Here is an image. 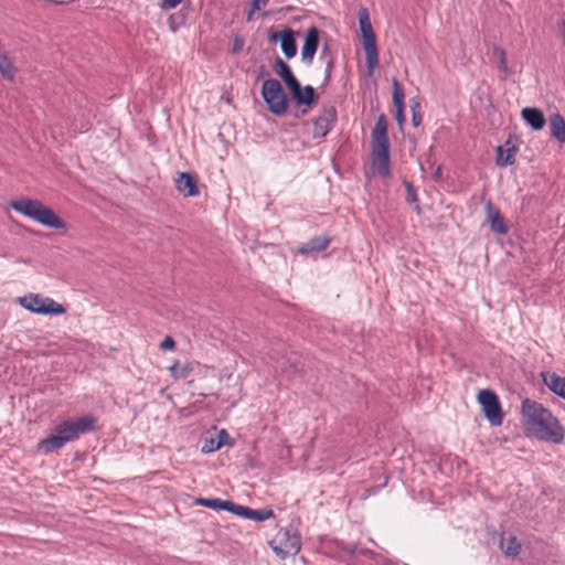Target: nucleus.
Returning a JSON list of instances; mask_svg holds the SVG:
<instances>
[{"label":"nucleus","mask_w":565,"mask_h":565,"mask_svg":"<svg viewBox=\"0 0 565 565\" xmlns=\"http://www.w3.org/2000/svg\"><path fill=\"white\" fill-rule=\"evenodd\" d=\"M523 420L529 430L539 439L558 444L564 431L558 420L542 404L525 399L522 403Z\"/></svg>","instance_id":"nucleus-1"},{"label":"nucleus","mask_w":565,"mask_h":565,"mask_svg":"<svg viewBox=\"0 0 565 565\" xmlns=\"http://www.w3.org/2000/svg\"><path fill=\"white\" fill-rule=\"evenodd\" d=\"M95 424L96 419L92 415L62 420L52 429L49 437L39 443V449L44 454L56 451L81 435L94 430Z\"/></svg>","instance_id":"nucleus-2"},{"label":"nucleus","mask_w":565,"mask_h":565,"mask_svg":"<svg viewBox=\"0 0 565 565\" xmlns=\"http://www.w3.org/2000/svg\"><path fill=\"white\" fill-rule=\"evenodd\" d=\"M371 170L373 174L382 178L391 175L390 141L387 136V121L381 115L372 130Z\"/></svg>","instance_id":"nucleus-3"},{"label":"nucleus","mask_w":565,"mask_h":565,"mask_svg":"<svg viewBox=\"0 0 565 565\" xmlns=\"http://www.w3.org/2000/svg\"><path fill=\"white\" fill-rule=\"evenodd\" d=\"M10 206L14 211L46 227L55 230H63L66 227L65 222L41 201L21 198L12 201Z\"/></svg>","instance_id":"nucleus-4"},{"label":"nucleus","mask_w":565,"mask_h":565,"mask_svg":"<svg viewBox=\"0 0 565 565\" xmlns=\"http://www.w3.org/2000/svg\"><path fill=\"white\" fill-rule=\"evenodd\" d=\"M359 26L361 31L362 46L365 53L367 75L372 76L379 65V51L375 34L366 9L359 11Z\"/></svg>","instance_id":"nucleus-5"},{"label":"nucleus","mask_w":565,"mask_h":565,"mask_svg":"<svg viewBox=\"0 0 565 565\" xmlns=\"http://www.w3.org/2000/svg\"><path fill=\"white\" fill-rule=\"evenodd\" d=\"M18 302L25 310L38 315L61 316L66 312L63 305L50 297H44L39 294H29L19 297Z\"/></svg>","instance_id":"nucleus-6"},{"label":"nucleus","mask_w":565,"mask_h":565,"mask_svg":"<svg viewBox=\"0 0 565 565\" xmlns=\"http://www.w3.org/2000/svg\"><path fill=\"white\" fill-rule=\"evenodd\" d=\"M262 97L274 115L280 116L287 111V95L277 79L268 78L263 83Z\"/></svg>","instance_id":"nucleus-7"},{"label":"nucleus","mask_w":565,"mask_h":565,"mask_svg":"<svg viewBox=\"0 0 565 565\" xmlns=\"http://www.w3.org/2000/svg\"><path fill=\"white\" fill-rule=\"evenodd\" d=\"M274 553L281 559L296 555L301 547V540L298 533L292 529L279 530L275 537L269 542Z\"/></svg>","instance_id":"nucleus-8"},{"label":"nucleus","mask_w":565,"mask_h":565,"mask_svg":"<svg viewBox=\"0 0 565 565\" xmlns=\"http://www.w3.org/2000/svg\"><path fill=\"white\" fill-rule=\"evenodd\" d=\"M477 399L483 414L492 426H500L503 422V413L498 396L490 390H481Z\"/></svg>","instance_id":"nucleus-9"},{"label":"nucleus","mask_w":565,"mask_h":565,"mask_svg":"<svg viewBox=\"0 0 565 565\" xmlns=\"http://www.w3.org/2000/svg\"><path fill=\"white\" fill-rule=\"evenodd\" d=\"M337 119V111L333 107L323 109L322 114L313 121V138H323L332 128Z\"/></svg>","instance_id":"nucleus-10"},{"label":"nucleus","mask_w":565,"mask_h":565,"mask_svg":"<svg viewBox=\"0 0 565 565\" xmlns=\"http://www.w3.org/2000/svg\"><path fill=\"white\" fill-rule=\"evenodd\" d=\"M319 44V30L316 26L310 28L301 47V58L305 63L311 64Z\"/></svg>","instance_id":"nucleus-11"},{"label":"nucleus","mask_w":565,"mask_h":565,"mask_svg":"<svg viewBox=\"0 0 565 565\" xmlns=\"http://www.w3.org/2000/svg\"><path fill=\"white\" fill-rule=\"evenodd\" d=\"M270 40L274 42L280 40L281 50L287 58H291L296 55L297 45L292 30L286 29L280 33H271Z\"/></svg>","instance_id":"nucleus-12"},{"label":"nucleus","mask_w":565,"mask_h":565,"mask_svg":"<svg viewBox=\"0 0 565 565\" xmlns=\"http://www.w3.org/2000/svg\"><path fill=\"white\" fill-rule=\"evenodd\" d=\"M521 116L534 130H541L546 124L543 111L535 107H526L522 109Z\"/></svg>","instance_id":"nucleus-13"},{"label":"nucleus","mask_w":565,"mask_h":565,"mask_svg":"<svg viewBox=\"0 0 565 565\" xmlns=\"http://www.w3.org/2000/svg\"><path fill=\"white\" fill-rule=\"evenodd\" d=\"M175 183L178 191L186 196H195L199 194L195 178L191 173H180Z\"/></svg>","instance_id":"nucleus-14"},{"label":"nucleus","mask_w":565,"mask_h":565,"mask_svg":"<svg viewBox=\"0 0 565 565\" xmlns=\"http://www.w3.org/2000/svg\"><path fill=\"white\" fill-rule=\"evenodd\" d=\"M329 244L330 239L328 236H316L312 237L308 243L299 246L297 252L301 255H309L310 253L324 250Z\"/></svg>","instance_id":"nucleus-15"},{"label":"nucleus","mask_w":565,"mask_h":565,"mask_svg":"<svg viewBox=\"0 0 565 565\" xmlns=\"http://www.w3.org/2000/svg\"><path fill=\"white\" fill-rule=\"evenodd\" d=\"M276 73L277 75L286 83V85L292 89L297 88V84L299 83L295 75L292 74L289 65L280 57H277L275 61Z\"/></svg>","instance_id":"nucleus-16"},{"label":"nucleus","mask_w":565,"mask_h":565,"mask_svg":"<svg viewBox=\"0 0 565 565\" xmlns=\"http://www.w3.org/2000/svg\"><path fill=\"white\" fill-rule=\"evenodd\" d=\"M486 209L491 230L497 234H505L507 226L499 210L495 209L491 203H488Z\"/></svg>","instance_id":"nucleus-17"},{"label":"nucleus","mask_w":565,"mask_h":565,"mask_svg":"<svg viewBox=\"0 0 565 565\" xmlns=\"http://www.w3.org/2000/svg\"><path fill=\"white\" fill-rule=\"evenodd\" d=\"M500 548L507 556H516L520 553L521 544L511 533H503L500 540Z\"/></svg>","instance_id":"nucleus-18"},{"label":"nucleus","mask_w":565,"mask_h":565,"mask_svg":"<svg viewBox=\"0 0 565 565\" xmlns=\"http://www.w3.org/2000/svg\"><path fill=\"white\" fill-rule=\"evenodd\" d=\"M290 90L299 105H310L316 97L315 89L310 85H307L302 88L298 83L297 88H292Z\"/></svg>","instance_id":"nucleus-19"},{"label":"nucleus","mask_w":565,"mask_h":565,"mask_svg":"<svg viewBox=\"0 0 565 565\" xmlns=\"http://www.w3.org/2000/svg\"><path fill=\"white\" fill-rule=\"evenodd\" d=\"M550 129L554 138L565 143V120L559 114H553L550 117Z\"/></svg>","instance_id":"nucleus-20"},{"label":"nucleus","mask_w":565,"mask_h":565,"mask_svg":"<svg viewBox=\"0 0 565 565\" xmlns=\"http://www.w3.org/2000/svg\"><path fill=\"white\" fill-rule=\"evenodd\" d=\"M516 150L514 147L499 146L497 148V164L507 167L514 163Z\"/></svg>","instance_id":"nucleus-21"},{"label":"nucleus","mask_w":565,"mask_h":565,"mask_svg":"<svg viewBox=\"0 0 565 565\" xmlns=\"http://www.w3.org/2000/svg\"><path fill=\"white\" fill-rule=\"evenodd\" d=\"M544 383L553 393L565 399V377L553 373L544 377Z\"/></svg>","instance_id":"nucleus-22"},{"label":"nucleus","mask_w":565,"mask_h":565,"mask_svg":"<svg viewBox=\"0 0 565 565\" xmlns=\"http://www.w3.org/2000/svg\"><path fill=\"white\" fill-rule=\"evenodd\" d=\"M193 370V363L191 362H175L169 367L171 376L175 380L185 379Z\"/></svg>","instance_id":"nucleus-23"},{"label":"nucleus","mask_w":565,"mask_h":565,"mask_svg":"<svg viewBox=\"0 0 565 565\" xmlns=\"http://www.w3.org/2000/svg\"><path fill=\"white\" fill-rule=\"evenodd\" d=\"M196 503L199 505L210 508L213 510H225L228 509V507H232V502L227 500H221V499H205L200 498L196 500Z\"/></svg>","instance_id":"nucleus-24"},{"label":"nucleus","mask_w":565,"mask_h":565,"mask_svg":"<svg viewBox=\"0 0 565 565\" xmlns=\"http://www.w3.org/2000/svg\"><path fill=\"white\" fill-rule=\"evenodd\" d=\"M273 516V511L267 509L262 510H253L247 508V512L245 514L246 519H252L256 521H265Z\"/></svg>","instance_id":"nucleus-25"},{"label":"nucleus","mask_w":565,"mask_h":565,"mask_svg":"<svg viewBox=\"0 0 565 565\" xmlns=\"http://www.w3.org/2000/svg\"><path fill=\"white\" fill-rule=\"evenodd\" d=\"M493 54L499 60V68H500V71L503 72L505 75H508L510 73V71H509V67H508L507 54H505L504 50L501 49V47L495 46V47H493Z\"/></svg>","instance_id":"nucleus-26"},{"label":"nucleus","mask_w":565,"mask_h":565,"mask_svg":"<svg viewBox=\"0 0 565 565\" xmlns=\"http://www.w3.org/2000/svg\"><path fill=\"white\" fill-rule=\"evenodd\" d=\"M404 93L401 88L399 83L394 79L393 81V104L394 106H405L404 105Z\"/></svg>","instance_id":"nucleus-27"},{"label":"nucleus","mask_w":565,"mask_h":565,"mask_svg":"<svg viewBox=\"0 0 565 565\" xmlns=\"http://www.w3.org/2000/svg\"><path fill=\"white\" fill-rule=\"evenodd\" d=\"M215 439H216V447H220V448L223 446H227V445L232 446L233 445V440L225 429H221L216 434Z\"/></svg>","instance_id":"nucleus-28"},{"label":"nucleus","mask_w":565,"mask_h":565,"mask_svg":"<svg viewBox=\"0 0 565 565\" xmlns=\"http://www.w3.org/2000/svg\"><path fill=\"white\" fill-rule=\"evenodd\" d=\"M268 3V0H252L250 2V12L248 13V17L247 19L250 20L252 18V14L255 12V11H258L260 10L263 7H265L266 4Z\"/></svg>","instance_id":"nucleus-29"},{"label":"nucleus","mask_w":565,"mask_h":565,"mask_svg":"<svg viewBox=\"0 0 565 565\" xmlns=\"http://www.w3.org/2000/svg\"><path fill=\"white\" fill-rule=\"evenodd\" d=\"M226 511H230V512H232V513H234L236 515L245 518V514L247 512V508L243 507V505L235 504V503L232 502V507H228V509H226Z\"/></svg>","instance_id":"nucleus-30"},{"label":"nucleus","mask_w":565,"mask_h":565,"mask_svg":"<svg viewBox=\"0 0 565 565\" xmlns=\"http://www.w3.org/2000/svg\"><path fill=\"white\" fill-rule=\"evenodd\" d=\"M220 447H216V439L211 438L210 440H206L204 446L202 447V451L205 454L213 452L218 450Z\"/></svg>","instance_id":"nucleus-31"},{"label":"nucleus","mask_w":565,"mask_h":565,"mask_svg":"<svg viewBox=\"0 0 565 565\" xmlns=\"http://www.w3.org/2000/svg\"><path fill=\"white\" fill-rule=\"evenodd\" d=\"M182 0H162L161 1V9L169 10L175 8L179 3H181Z\"/></svg>","instance_id":"nucleus-32"},{"label":"nucleus","mask_w":565,"mask_h":565,"mask_svg":"<svg viewBox=\"0 0 565 565\" xmlns=\"http://www.w3.org/2000/svg\"><path fill=\"white\" fill-rule=\"evenodd\" d=\"M244 46V40L241 36H235L233 40L232 52L238 53Z\"/></svg>","instance_id":"nucleus-33"},{"label":"nucleus","mask_w":565,"mask_h":565,"mask_svg":"<svg viewBox=\"0 0 565 565\" xmlns=\"http://www.w3.org/2000/svg\"><path fill=\"white\" fill-rule=\"evenodd\" d=\"M394 107H395V119L399 125H402L405 121V117H404L405 106H394Z\"/></svg>","instance_id":"nucleus-34"},{"label":"nucleus","mask_w":565,"mask_h":565,"mask_svg":"<svg viewBox=\"0 0 565 565\" xmlns=\"http://www.w3.org/2000/svg\"><path fill=\"white\" fill-rule=\"evenodd\" d=\"M405 186L407 190V201L411 203L416 202L417 199H416V194H415V191H414V188L412 186V184L409 182H405Z\"/></svg>","instance_id":"nucleus-35"},{"label":"nucleus","mask_w":565,"mask_h":565,"mask_svg":"<svg viewBox=\"0 0 565 565\" xmlns=\"http://www.w3.org/2000/svg\"><path fill=\"white\" fill-rule=\"evenodd\" d=\"M416 107H418V104L416 103L414 106H412L413 111V124L415 127L419 126L422 122V116L416 111Z\"/></svg>","instance_id":"nucleus-36"},{"label":"nucleus","mask_w":565,"mask_h":565,"mask_svg":"<svg viewBox=\"0 0 565 565\" xmlns=\"http://www.w3.org/2000/svg\"><path fill=\"white\" fill-rule=\"evenodd\" d=\"M160 348L162 350H171L174 348V341L171 337H166L164 340L161 342Z\"/></svg>","instance_id":"nucleus-37"},{"label":"nucleus","mask_w":565,"mask_h":565,"mask_svg":"<svg viewBox=\"0 0 565 565\" xmlns=\"http://www.w3.org/2000/svg\"><path fill=\"white\" fill-rule=\"evenodd\" d=\"M441 177H443V169H441V167H440V166H438V167L435 169L434 178H435L436 180H439V179H441Z\"/></svg>","instance_id":"nucleus-38"},{"label":"nucleus","mask_w":565,"mask_h":565,"mask_svg":"<svg viewBox=\"0 0 565 565\" xmlns=\"http://www.w3.org/2000/svg\"><path fill=\"white\" fill-rule=\"evenodd\" d=\"M559 33H561V36H562L563 42L565 44V20H563L562 23H561Z\"/></svg>","instance_id":"nucleus-39"},{"label":"nucleus","mask_w":565,"mask_h":565,"mask_svg":"<svg viewBox=\"0 0 565 565\" xmlns=\"http://www.w3.org/2000/svg\"><path fill=\"white\" fill-rule=\"evenodd\" d=\"M332 66H333V62L331 60H328L327 61V77L329 76Z\"/></svg>","instance_id":"nucleus-40"}]
</instances>
